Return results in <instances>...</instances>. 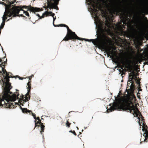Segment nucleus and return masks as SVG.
<instances>
[{
  "mask_svg": "<svg viewBox=\"0 0 148 148\" xmlns=\"http://www.w3.org/2000/svg\"><path fill=\"white\" fill-rule=\"evenodd\" d=\"M37 16H38V17H40V18H42V16H40V15L39 14H38L37 15Z\"/></svg>",
  "mask_w": 148,
  "mask_h": 148,
  "instance_id": "36",
  "label": "nucleus"
},
{
  "mask_svg": "<svg viewBox=\"0 0 148 148\" xmlns=\"http://www.w3.org/2000/svg\"><path fill=\"white\" fill-rule=\"evenodd\" d=\"M12 8H14L15 9L18 10L17 12L18 13L16 12V14H18L20 11H21V9H23L22 8L27 9V11H29L30 12H34L35 13L36 12H38L40 11L43 10V9L41 8L40 9L39 8H34V7H32L31 5H29V6H27L26 5H24L23 6H15Z\"/></svg>",
  "mask_w": 148,
  "mask_h": 148,
  "instance_id": "9",
  "label": "nucleus"
},
{
  "mask_svg": "<svg viewBox=\"0 0 148 148\" xmlns=\"http://www.w3.org/2000/svg\"><path fill=\"white\" fill-rule=\"evenodd\" d=\"M2 18H3V21H2V23H5V21L6 20L5 19H4V18H3V17H2Z\"/></svg>",
  "mask_w": 148,
  "mask_h": 148,
  "instance_id": "32",
  "label": "nucleus"
},
{
  "mask_svg": "<svg viewBox=\"0 0 148 148\" xmlns=\"http://www.w3.org/2000/svg\"><path fill=\"white\" fill-rule=\"evenodd\" d=\"M18 77L19 78V79H20L22 80L23 79V78L22 77H21L18 76Z\"/></svg>",
  "mask_w": 148,
  "mask_h": 148,
  "instance_id": "35",
  "label": "nucleus"
},
{
  "mask_svg": "<svg viewBox=\"0 0 148 148\" xmlns=\"http://www.w3.org/2000/svg\"><path fill=\"white\" fill-rule=\"evenodd\" d=\"M55 15V14L53 13L52 12H48L47 11H46L42 14V18H44L45 15L46 16H51L53 17Z\"/></svg>",
  "mask_w": 148,
  "mask_h": 148,
  "instance_id": "19",
  "label": "nucleus"
},
{
  "mask_svg": "<svg viewBox=\"0 0 148 148\" xmlns=\"http://www.w3.org/2000/svg\"><path fill=\"white\" fill-rule=\"evenodd\" d=\"M3 72L2 71H0V73H1L2 74H3Z\"/></svg>",
  "mask_w": 148,
  "mask_h": 148,
  "instance_id": "40",
  "label": "nucleus"
},
{
  "mask_svg": "<svg viewBox=\"0 0 148 148\" xmlns=\"http://www.w3.org/2000/svg\"><path fill=\"white\" fill-rule=\"evenodd\" d=\"M143 131L145 132V138L144 141L148 142V130L147 128H144L143 129Z\"/></svg>",
  "mask_w": 148,
  "mask_h": 148,
  "instance_id": "21",
  "label": "nucleus"
},
{
  "mask_svg": "<svg viewBox=\"0 0 148 148\" xmlns=\"http://www.w3.org/2000/svg\"><path fill=\"white\" fill-rule=\"evenodd\" d=\"M109 1L110 2H111V0H109Z\"/></svg>",
  "mask_w": 148,
  "mask_h": 148,
  "instance_id": "42",
  "label": "nucleus"
},
{
  "mask_svg": "<svg viewBox=\"0 0 148 148\" xmlns=\"http://www.w3.org/2000/svg\"><path fill=\"white\" fill-rule=\"evenodd\" d=\"M69 132H71V133H73L76 136L77 135L76 133L75 132V131L74 130L73 131L71 130L69 131Z\"/></svg>",
  "mask_w": 148,
  "mask_h": 148,
  "instance_id": "28",
  "label": "nucleus"
},
{
  "mask_svg": "<svg viewBox=\"0 0 148 148\" xmlns=\"http://www.w3.org/2000/svg\"><path fill=\"white\" fill-rule=\"evenodd\" d=\"M34 121L35 123V126L34 129L36 126H38L39 127L40 125L41 127L40 133L42 134V133L44 132L45 126L43 125V123L41 122V120L40 119L38 120V121H37L36 120Z\"/></svg>",
  "mask_w": 148,
  "mask_h": 148,
  "instance_id": "16",
  "label": "nucleus"
},
{
  "mask_svg": "<svg viewBox=\"0 0 148 148\" xmlns=\"http://www.w3.org/2000/svg\"><path fill=\"white\" fill-rule=\"evenodd\" d=\"M21 11H23V13L24 14H25L27 16L28 18H29V19H30L31 18L30 17V16H29V13L27 12V11H24L23 10V9H21Z\"/></svg>",
  "mask_w": 148,
  "mask_h": 148,
  "instance_id": "24",
  "label": "nucleus"
},
{
  "mask_svg": "<svg viewBox=\"0 0 148 148\" xmlns=\"http://www.w3.org/2000/svg\"><path fill=\"white\" fill-rule=\"evenodd\" d=\"M4 0H2V1H4Z\"/></svg>",
  "mask_w": 148,
  "mask_h": 148,
  "instance_id": "45",
  "label": "nucleus"
},
{
  "mask_svg": "<svg viewBox=\"0 0 148 148\" xmlns=\"http://www.w3.org/2000/svg\"><path fill=\"white\" fill-rule=\"evenodd\" d=\"M58 26L66 27L67 29V34L62 40L67 41L70 40L74 41L75 39L79 40H82V38L78 37L75 32H72L68 26L67 25L64 24H60L58 25Z\"/></svg>",
  "mask_w": 148,
  "mask_h": 148,
  "instance_id": "7",
  "label": "nucleus"
},
{
  "mask_svg": "<svg viewBox=\"0 0 148 148\" xmlns=\"http://www.w3.org/2000/svg\"><path fill=\"white\" fill-rule=\"evenodd\" d=\"M6 90L5 89L4 92L0 94V107H2L4 106V108H14L13 103L11 102H14L16 99H19V93L16 92V94H14L11 96L10 94H12V92L9 90L8 91Z\"/></svg>",
  "mask_w": 148,
  "mask_h": 148,
  "instance_id": "1",
  "label": "nucleus"
},
{
  "mask_svg": "<svg viewBox=\"0 0 148 148\" xmlns=\"http://www.w3.org/2000/svg\"><path fill=\"white\" fill-rule=\"evenodd\" d=\"M20 108L21 109V110L22 112L23 113H27L28 112L29 113V114H30L31 113H32V115L33 116L34 118L36 120V114L32 112V111L31 110H29L27 108H22L21 106H20Z\"/></svg>",
  "mask_w": 148,
  "mask_h": 148,
  "instance_id": "17",
  "label": "nucleus"
},
{
  "mask_svg": "<svg viewBox=\"0 0 148 148\" xmlns=\"http://www.w3.org/2000/svg\"><path fill=\"white\" fill-rule=\"evenodd\" d=\"M2 51H3V53H4V52L3 51V48H2Z\"/></svg>",
  "mask_w": 148,
  "mask_h": 148,
  "instance_id": "41",
  "label": "nucleus"
},
{
  "mask_svg": "<svg viewBox=\"0 0 148 148\" xmlns=\"http://www.w3.org/2000/svg\"><path fill=\"white\" fill-rule=\"evenodd\" d=\"M145 18L146 19H147V17H145Z\"/></svg>",
  "mask_w": 148,
  "mask_h": 148,
  "instance_id": "43",
  "label": "nucleus"
},
{
  "mask_svg": "<svg viewBox=\"0 0 148 148\" xmlns=\"http://www.w3.org/2000/svg\"><path fill=\"white\" fill-rule=\"evenodd\" d=\"M116 47L114 46H108L105 47V50L108 57H110L112 59L114 58L115 56L116 51H115L116 49Z\"/></svg>",
  "mask_w": 148,
  "mask_h": 148,
  "instance_id": "13",
  "label": "nucleus"
},
{
  "mask_svg": "<svg viewBox=\"0 0 148 148\" xmlns=\"http://www.w3.org/2000/svg\"><path fill=\"white\" fill-rule=\"evenodd\" d=\"M0 4H2L6 6H7V4L3 2L0 1Z\"/></svg>",
  "mask_w": 148,
  "mask_h": 148,
  "instance_id": "30",
  "label": "nucleus"
},
{
  "mask_svg": "<svg viewBox=\"0 0 148 148\" xmlns=\"http://www.w3.org/2000/svg\"><path fill=\"white\" fill-rule=\"evenodd\" d=\"M132 83L130 86V88L126 89V92H127V94L128 95H127L126 97L130 96L133 93L134 91L135 88L134 82L133 81H132Z\"/></svg>",
  "mask_w": 148,
  "mask_h": 148,
  "instance_id": "15",
  "label": "nucleus"
},
{
  "mask_svg": "<svg viewBox=\"0 0 148 148\" xmlns=\"http://www.w3.org/2000/svg\"><path fill=\"white\" fill-rule=\"evenodd\" d=\"M116 63H117L119 65L118 67L121 68L122 70L121 69L119 70V72L121 73V75L125 74V73L124 71L125 72L126 71V69H123L124 67L126 68H127L129 69V72H131L132 70V66L130 64H129L127 66L125 64L124 61L121 60L120 61L119 59H117L115 62Z\"/></svg>",
  "mask_w": 148,
  "mask_h": 148,
  "instance_id": "8",
  "label": "nucleus"
},
{
  "mask_svg": "<svg viewBox=\"0 0 148 148\" xmlns=\"http://www.w3.org/2000/svg\"><path fill=\"white\" fill-rule=\"evenodd\" d=\"M16 91H19L18 90H16Z\"/></svg>",
  "mask_w": 148,
  "mask_h": 148,
  "instance_id": "44",
  "label": "nucleus"
},
{
  "mask_svg": "<svg viewBox=\"0 0 148 148\" xmlns=\"http://www.w3.org/2000/svg\"><path fill=\"white\" fill-rule=\"evenodd\" d=\"M136 98L134 96L132 95V97L129 96L128 97H122L121 99H119V101L122 102L121 105L119 107L120 110H122L126 111L128 110L130 113L134 114L135 113V110H138V108L134 105L132 100L134 99H135Z\"/></svg>",
  "mask_w": 148,
  "mask_h": 148,
  "instance_id": "2",
  "label": "nucleus"
},
{
  "mask_svg": "<svg viewBox=\"0 0 148 148\" xmlns=\"http://www.w3.org/2000/svg\"><path fill=\"white\" fill-rule=\"evenodd\" d=\"M16 1L15 0V1H11V2H10V4H14L15 2V1Z\"/></svg>",
  "mask_w": 148,
  "mask_h": 148,
  "instance_id": "33",
  "label": "nucleus"
},
{
  "mask_svg": "<svg viewBox=\"0 0 148 148\" xmlns=\"http://www.w3.org/2000/svg\"><path fill=\"white\" fill-rule=\"evenodd\" d=\"M132 74H131L130 73L129 74V79H130L129 80L132 81V80L134 79V77L135 76V73L134 71L132 72Z\"/></svg>",
  "mask_w": 148,
  "mask_h": 148,
  "instance_id": "22",
  "label": "nucleus"
},
{
  "mask_svg": "<svg viewBox=\"0 0 148 148\" xmlns=\"http://www.w3.org/2000/svg\"><path fill=\"white\" fill-rule=\"evenodd\" d=\"M71 124V123L69 122L68 120H67L66 121V125L67 127L69 128L70 127Z\"/></svg>",
  "mask_w": 148,
  "mask_h": 148,
  "instance_id": "25",
  "label": "nucleus"
},
{
  "mask_svg": "<svg viewBox=\"0 0 148 148\" xmlns=\"http://www.w3.org/2000/svg\"><path fill=\"white\" fill-rule=\"evenodd\" d=\"M132 82V81H129V80H128V82H127V88H128V86H130V84Z\"/></svg>",
  "mask_w": 148,
  "mask_h": 148,
  "instance_id": "27",
  "label": "nucleus"
},
{
  "mask_svg": "<svg viewBox=\"0 0 148 148\" xmlns=\"http://www.w3.org/2000/svg\"><path fill=\"white\" fill-rule=\"evenodd\" d=\"M138 89L139 91H142V89H140V88H139Z\"/></svg>",
  "mask_w": 148,
  "mask_h": 148,
  "instance_id": "38",
  "label": "nucleus"
},
{
  "mask_svg": "<svg viewBox=\"0 0 148 148\" xmlns=\"http://www.w3.org/2000/svg\"><path fill=\"white\" fill-rule=\"evenodd\" d=\"M18 10L14 8H12L10 9L6 10L4 14L3 18L5 20L7 18V16L11 17L12 15L13 17H15L16 16V12L18 13Z\"/></svg>",
  "mask_w": 148,
  "mask_h": 148,
  "instance_id": "12",
  "label": "nucleus"
},
{
  "mask_svg": "<svg viewBox=\"0 0 148 148\" xmlns=\"http://www.w3.org/2000/svg\"><path fill=\"white\" fill-rule=\"evenodd\" d=\"M3 72V74H5L6 76L3 75V77H4V79H2L0 81L1 85L2 86V88L3 90V92H4L5 90L6 89L7 91H8L9 89V91L12 88V86L11 85V83L9 82V78L10 77H12L11 75L10 74H12L10 72L8 73L6 70L2 68V71Z\"/></svg>",
  "mask_w": 148,
  "mask_h": 148,
  "instance_id": "4",
  "label": "nucleus"
},
{
  "mask_svg": "<svg viewBox=\"0 0 148 148\" xmlns=\"http://www.w3.org/2000/svg\"><path fill=\"white\" fill-rule=\"evenodd\" d=\"M127 24L126 21V18H123V19H121V21L119 23L118 25L117 26V29L118 30L121 32H123V29L125 28V25Z\"/></svg>",
  "mask_w": 148,
  "mask_h": 148,
  "instance_id": "14",
  "label": "nucleus"
},
{
  "mask_svg": "<svg viewBox=\"0 0 148 148\" xmlns=\"http://www.w3.org/2000/svg\"><path fill=\"white\" fill-rule=\"evenodd\" d=\"M16 14V16H19V15H20L22 17H23V16H24V17H25V16H23V14Z\"/></svg>",
  "mask_w": 148,
  "mask_h": 148,
  "instance_id": "34",
  "label": "nucleus"
},
{
  "mask_svg": "<svg viewBox=\"0 0 148 148\" xmlns=\"http://www.w3.org/2000/svg\"><path fill=\"white\" fill-rule=\"evenodd\" d=\"M110 23L107 20L106 23L101 22L98 25V30L97 34L98 35L99 39L103 42V45L105 47V45L107 43L104 40L107 41L108 38L106 36V33H108L110 32Z\"/></svg>",
  "mask_w": 148,
  "mask_h": 148,
  "instance_id": "3",
  "label": "nucleus"
},
{
  "mask_svg": "<svg viewBox=\"0 0 148 148\" xmlns=\"http://www.w3.org/2000/svg\"><path fill=\"white\" fill-rule=\"evenodd\" d=\"M7 60L6 58L5 59V57H4L1 59L0 58V62L1 63L0 64V67L1 68V70H2V68L4 69L5 65L7 63Z\"/></svg>",
  "mask_w": 148,
  "mask_h": 148,
  "instance_id": "18",
  "label": "nucleus"
},
{
  "mask_svg": "<svg viewBox=\"0 0 148 148\" xmlns=\"http://www.w3.org/2000/svg\"><path fill=\"white\" fill-rule=\"evenodd\" d=\"M47 5H45L43 8H45V10L48 8L50 9H54L57 10H58L59 8L57 5L59 3L60 0H47Z\"/></svg>",
  "mask_w": 148,
  "mask_h": 148,
  "instance_id": "11",
  "label": "nucleus"
},
{
  "mask_svg": "<svg viewBox=\"0 0 148 148\" xmlns=\"http://www.w3.org/2000/svg\"><path fill=\"white\" fill-rule=\"evenodd\" d=\"M77 127V129H78V127Z\"/></svg>",
  "mask_w": 148,
  "mask_h": 148,
  "instance_id": "46",
  "label": "nucleus"
},
{
  "mask_svg": "<svg viewBox=\"0 0 148 148\" xmlns=\"http://www.w3.org/2000/svg\"><path fill=\"white\" fill-rule=\"evenodd\" d=\"M84 40L86 41H88L90 42H92L94 45H96L98 43V40L97 39H86L82 38V40Z\"/></svg>",
  "mask_w": 148,
  "mask_h": 148,
  "instance_id": "20",
  "label": "nucleus"
},
{
  "mask_svg": "<svg viewBox=\"0 0 148 148\" xmlns=\"http://www.w3.org/2000/svg\"><path fill=\"white\" fill-rule=\"evenodd\" d=\"M33 76H34L33 75H32V76H30L29 77V82L30 81H31V79L32 77H33Z\"/></svg>",
  "mask_w": 148,
  "mask_h": 148,
  "instance_id": "31",
  "label": "nucleus"
},
{
  "mask_svg": "<svg viewBox=\"0 0 148 148\" xmlns=\"http://www.w3.org/2000/svg\"><path fill=\"white\" fill-rule=\"evenodd\" d=\"M40 119L39 117H36V120H39Z\"/></svg>",
  "mask_w": 148,
  "mask_h": 148,
  "instance_id": "37",
  "label": "nucleus"
},
{
  "mask_svg": "<svg viewBox=\"0 0 148 148\" xmlns=\"http://www.w3.org/2000/svg\"><path fill=\"white\" fill-rule=\"evenodd\" d=\"M53 25L55 27L58 26L56 25H55L54 24V21H55V20H56V16H55V17H53Z\"/></svg>",
  "mask_w": 148,
  "mask_h": 148,
  "instance_id": "29",
  "label": "nucleus"
},
{
  "mask_svg": "<svg viewBox=\"0 0 148 148\" xmlns=\"http://www.w3.org/2000/svg\"><path fill=\"white\" fill-rule=\"evenodd\" d=\"M12 19V18H10V19H8V20L7 21H9L10 19Z\"/></svg>",
  "mask_w": 148,
  "mask_h": 148,
  "instance_id": "39",
  "label": "nucleus"
},
{
  "mask_svg": "<svg viewBox=\"0 0 148 148\" xmlns=\"http://www.w3.org/2000/svg\"><path fill=\"white\" fill-rule=\"evenodd\" d=\"M27 84V86H28V87L27 88V92L26 94L25 97L22 95V98L19 99L18 101V102L20 103V104L22 106H23V103L28 101L30 99V94L31 84L29 83V82H28Z\"/></svg>",
  "mask_w": 148,
  "mask_h": 148,
  "instance_id": "10",
  "label": "nucleus"
},
{
  "mask_svg": "<svg viewBox=\"0 0 148 148\" xmlns=\"http://www.w3.org/2000/svg\"><path fill=\"white\" fill-rule=\"evenodd\" d=\"M115 109V107L114 106H111L109 109H108L107 111L108 112H112Z\"/></svg>",
  "mask_w": 148,
  "mask_h": 148,
  "instance_id": "23",
  "label": "nucleus"
},
{
  "mask_svg": "<svg viewBox=\"0 0 148 148\" xmlns=\"http://www.w3.org/2000/svg\"><path fill=\"white\" fill-rule=\"evenodd\" d=\"M136 79L135 80H136V82L137 84L139 86H140V81L137 79H136V77H135Z\"/></svg>",
  "mask_w": 148,
  "mask_h": 148,
  "instance_id": "26",
  "label": "nucleus"
},
{
  "mask_svg": "<svg viewBox=\"0 0 148 148\" xmlns=\"http://www.w3.org/2000/svg\"><path fill=\"white\" fill-rule=\"evenodd\" d=\"M106 6L110 9V13L112 17H113V14H119L121 10L124 12L127 11L126 7L123 6L121 8L120 6L114 2L112 3H108Z\"/></svg>",
  "mask_w": 148,
  "mask_h": 148,
  "instance_id": "5",
  "label": "nucleus"
},
{
  "mask_svg": "<svg viewBox=\"0 0 148 148\" xmlns=\"http://www.w3.org/2000/svg\"><path fill=\"white\" fill-rule=\"evenodd\" d=\"M89 2L93 8L92 10L95 17L97 19H99L101 16H103V13H104V11L101 9L97 2L95 0H89Z\"/></svg>",
  "mask_w": 148,
  "mask_h": 148,
  "instance_id": "6",
  "label": "nucleus"
}]
</instances>
